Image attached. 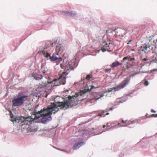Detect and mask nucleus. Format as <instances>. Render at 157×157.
<instances>
[{
    "label": "nucleus",
    "mask_w": 157,
    "mask_h": 157,
    "mask_svg": "<svg viewBox=\"0 0 157 157\" xmlns=\"http://www.w3.org/2000/svg\"><path fill=\"white\" fill-rule=\"evenodd\" d=\"M56 149H57L59 150H60V151H63V150H61V149H58V148H55Z\"/></svg>",
    "instance_id": "obj_35"
},
{
    "label": "nucleus",
    "mask_w": 157,
    "mask_h": 157,
    "mask_svg": "<svg viewBox=\"0 0 157 157\" xmlns=\"http://www.w3.org/2000/svg\"><path fill=\"white\" fill-rule=\"evenodd\" d=\"M108 124H109V123H107V127H108L109 126V125H108Z\"/></svg>",
    "instance_id": "obj_41"
},
{
    "label": "nucleus",
    "mask_w": 157,
    "mask_h": 157,
    "mask_svg": "<svg viewBox=\"0 0 157 157\" xmlns=\"http://www.w3.org/2000/svg\"><path fill=\"white\" fill-rule=\"evenodd\" d=\"M62 59V58H59V60H60Z\"/></svg>",
    "instance_id": "obj_36"
},
{
    "label": "nucleus",
    "mask_w": 157,
    "mask_h": 157,
    "mask_svg": "<svg viewBox=\"0 0 157 157\" xmlns=\"http://www.w3.org/2000/svg\"><path fill=\"white\" fill-rule=\"evenodd\" d=\"M120 123H118V124H117V125H120Z\"/></svg>",
    "instance_id": "obj_43"
},
{
    "label": "nucleus",
    "mask_w": 157,
    "mask_h": 157,
    "mask_svg": "<svg viewBox=\"0 0 157 157\" xmlns=\"http://www.w3.org/2000/svg\"><path fill=\"white\" fill-rule=\"evenodd\" d=\"M94 88H95L96 87H95L94 85H92L91 86V87L90 88L89 87H88L87 89H85L84 90H80V91H79V95H82L83 94H85L86 92L90 91L92 89Z\"/></svg>",
    "instance_id": "obj_9"
},
{
    "label": "nucleus",
    "mask_w": 157,
    "mask_h": 157,
    "mask_svg": "<svg viewBox=\"0 0 157 157\" xmlns=\"http://www.w3.org/2000/svg\"><path fill=\"white\" fill-rule=\"evenodd\" d=\"M142 60L143 62H144L145 61H147L148 60V59H147L146 58H144V59H142Z\"/></svg>",
    "instance_id": "obj_27"
},
{
    "label": "nucleus",
    "mask_w": 157,
    "mask_h": 157,
    "mask_svg": "<svg viewBox=\"0 0 157 157\" xmlns=\"http://www.w3.org/2000/svg\"><path fill=\"white\" fill-rule=\"evenodd\" d=\"M63 13L68 16H73L76 14V12L73 10H63Z\"/></svg>",
    "instance_id": "obj_7"
},
{
    "label": "nucleus",
    "mask_w": 157,
    "mask_h": 157,
    "mask_svg": "<svg viewBox=\"0 0 157 157\" xmlns=\"http://www.w3.org/2000/svg\"><path fill=\"white\" fill-rule=\"evenodd\" d=\"M91 76L89 75H88L86 76V78L87 79L89 80L91 78Z\"/></svg>",
    "instance_id": "obj_24"
},
{
    "label": "nucleus",
    "mask_w": 157,
    "mask_h": 157,
    "mask_svg": "<svg viewBox=\"0 0 157 157\" xmlns=\"http://www.w3.org/2000/svg\"><path fill=\"white\" fill-rule=\"evenodd\" d=\"M145 85L146 86H147L149 84L148 82L147 81H145L144 82Z\"/></svg>",
    "instance_id": "obj_26"
},
{
    "label": "nucleus",
    "mask_w": 157,
    "mask_h": 157,
    "mask_svg": "<svg viewBox=\"0 0 157 157\" xmlns=\"http://www.w3.org/2000/svg\"><path fill=\"white\" fill-rule=\"evenodd\" d=\"M63 50V46L62 45L57 44L56 46V54L58 55L59 52H62Z\"/></svg>",
    "instance_id": "obj_8"
},
{
    "label": "nucleus",
    "mask_w": 157,
    "mask_h": 157,
    "mask_svg": "<svg viewBox=\"0 0 157 157\" xmlns=\"http://www.w3.org/2000/svg\"><path fill=\"white\" fill-rule=\"evenodd\" d=\"M111 70V69H106V72H108L109 71H110Z\"/></svg>",
    "instance_id": "obj_29"
},
{
    "label": "nucleus",
    "mask_w": 157,
    "mask_h": 157,
    "mask_svg": "<svg viewBox=\"0 0 157 157\" xmlns=\"http://www.w3.org/2000/svg\"><path fill=\"white\" fill-rule=\"evenodd\" d=\"M46 48H43L40 51L38 52V53L43 54L45 57L47 58L49 57L50 59L52 61L56 60L58 59L54 56V54H53L52 56H50L49 54L45 50Z\"/></svg>",
    "instance_id": "obj_6"
},
{
    "label": "nucleus",
    "mask_w": 157,
    "mask_h": 157,
    "mask_svg": "<svg viewBox=\"0 0 157 157\" xmlns=\"http://www.w3.org/2000/svg\"><path fill=\"white\" fill-rule=\"evenodd\" d=\"M151 116L154 117H157V114H153Z\"/></svg>",
    "instance_id": "obj_28"
},
{
    "label": "nucleus",
    "mask_w": 157,
    "mask_h": 157,
    "mask_svg": "<svg viewBox=\"0 0 157 157\" xmlns=\"http://www.w3.org/2000/svg\"><path fill=\"white\" fill-rule=\"evenodd\" d=\"M116 126H116V125H115V126H113V128H116Z\"/></svg>",
    "instance_id": "obj_40"
},
{
    "label": "nucleus",
    "mask_w": 157,
    "mask_h": 157,
    "mask_svg": "<svg viewBox=\"0 0 157 157\" xmlns=\"http://www.w3.org/2000/svg\"><path fill=\"white\" fill-rule=\"evenodd\" d=\"M43 72V73H44L45 72Z\"/></svg>",
    "instance_id": "obj_45"
},
{
    "label": "nucleus",
    "mask_w": 157,
    "mask_h": 157,
    "mask_svg": "<svg viewBox=\"0 0 157 157\" xmlns=\"http://www.w3.org/2000/svg\"><path fill=\"white\" fill-rule=\"evenodd\" d=\"M85 144V142L84 141H79V147Z\"/></svg>",
    "instance_id": "obj_22"
},
{
    "label": "nucleus",
    "mask_w": 157,
    "mask_h": 157,
    "mask_svg": "<svg viewBox=\"0 0 157 157\" xmlns=\"http://www.w3.org/2000/svg\"><path fill=\"white\" fill-rule=\"evenodd\" d=\"M151 112H153V113H155L156 112V111L155 110H154L153 109H151Z\"/></svg>",
    "instance_id": "obj_30"
},
{
    "label": "nucleus",
    "mask_w": 157,
    "mask_h": 157,
    "mask_svg": "<svg viewBox=\"0 0 157 157\" xmlns=\"http://www.w3.org/2000/svg\"><path fill=\"white\" fill-rule=\"evenodd\" d=\"M128 59H129V56H127V57H124L123 58L121 62L123 63V62H125V63H126L127 64V63L128 61H129Z\"/></svg>",
    "instance_id": "obj_16"
},
{
    "label": "nucleus",
    "mask_w": 157,
    "mask_h": 157,
    "mask_svg": "<svg viewBox=\"0 0 157 157\" xmlns=\"http://www.w3.org/2000/svg\"><path fill=\"white\" fill-rule=\"evenodd\" d=\"M78 146V142H77L75 144H74L73 146V149L74 150L77 149Z\"/></svg>",
    "instance_id": "obj_19"
},
{
    "label": "nucleus",
    "mask_w": 157,
    "mask_h": 157,
    "mask_svg": "<svg viewBox=\"0 0 157 157\" xmlns=\"http://www.w3.org/2000/svg\"><path fill=\"white\" fill-rule=\"evenodd\" d=\"M66 73L63 72V74L60 76L59 78H58V80H60L61 82V81L62 80H64V79H65V78H66Z\"/></svg>",
    "instance_id": "obj_13"
},
{
    "label": "nucleus",
    "mask_w": 157,
    "mask_h": 157,
    "mask_svg": "<svg viewBox=\"0 0 157 157\" xmlns=\"http://www.w3.org/2000/svg\"><path fill=\"white\" fill-rule=\"evenodd\" d=\"M81 133L82 134V136L83 137V138L82 139L83 140H86V139L89 136V135L90 134L89 132L87 130H84L81 132Z\"/></svg>",
    "instance_id": "obj_11"
},
{
    "label": "nucleus",
    "mask_w": 157,
    "mask_h": 157,
    "mask_svg": "<svg viewBox=\"0 0 157 157\" xmlns=\"http://www.w3.org/2000/svg\"><path fill=\"white\" fill-rule=\"evenodd\" d=\"M74 63L72 62H67V64L66 65L65 67V70L67 71L69 70H74V68L73 67V65Z\"/></svg>",
    "instance_id": "obj_10"
},
{
    "label": "nucleus",
    "mask_w": 157,
    "mask_h": 157,
    "mask_svg": "<svg viewBox=\"0 0 157 157\" xmlns=\"http://www.w3.org/2000/svg\"><path fill=\"white\" fill-rule=\"evenodd\" d=\"M123 64V63H120L118 61H115L111 65V67H115L117 66Z\"/></svg>",
    "instance_id": "obj_12"
},
{
    "label": "nucleus",
    "mask_w": 157,
    "mask_h": 157,
    "mask_svg": "<svg viewBox=\"0 0 157 157\" xmlns=\"http://www.w3.org/2000/svg\"><path fill=\"white\" fill-rule=\"evenodd\" d=\"M139 72H137L131 75L129 77L125 79L119 85L117 86L114 87H113L108 89V90L105 92V93H109L112 91L115 92L118 91L121 89L124 88L126 85L129 83L130 78L134 77L135 75L139 74Z\"/></svg>",
    "instance_id": "obj_2"
},
{
    "label": "nucleus",
    "mask_w": 157,
    "mask_h": 157,
    "mask_svg": "<svg viewBox=\"0 0 157 157\" xmlns=\"http://www.w3.org/2000/svg\"><path fill=\"white\" fill-rule=\"evenodd\" d=\"M78 93H76L75 95L69 97L67 99L61 101V99L63 98L59 96L56 97L54 101L55 103L59 104L58 105L55 103H53L51 105L48 106L47 108H44L40 111L37 112L35 110L34 114H32L30 117H17L15 121L18 123L21 122L20 125L23 128H27L29 125L31 124L32 121L36 119L40 118L43 123L50 121L51 120V115L53 113H55L59 109L58 107L61 109H66L69 107H72L78 104Z\"/></svg>",
    "instance_id": "obj_1"
},
{
    "label": "nucleus",
    "mask_w": 157,
    "mask_h": 157,
    "mask_svg": "<svg viewBox=\"0 0 157 157\" xmlns=\"http://www.w3.org/2000/svg\"><path fill=\"white\" fill-rule=\"evenodd\" d=\"M109 111L108 109H106V110H104L103 112H102V113H101L100 114H99L98 115V116H100L101 117H104L105 116V115L104 116L103 115H104V113H105L107 111Z\"/></svg>",
    "instance_id": "obj_18"
},
{
    "label": "nucleus",
    "mask_w": 157,
    "mask_h": 157,
    "mask_svg": "<svg viewBox=\"0 0 157 157\" xmlns=\"http://www.w3.org/2000/svg\"><path fill=\"white\" fill-rule=\"evenodd\" d=\"M61 83H62L63 85H64L65 84V83L64 82H61Z\"/></svg>",
    "instance_id": "obj_32"
},
{
    "label": "nucleus",
    "mask_w": 157,
    "mask_h": 157,
    "mask_svg": "<svg viewBox=\"0 0 157 157\" xmlns=\"http://www.w3.org/2000/svg\"><path fill=\"white\" fill-rule=\"evenodd\" d=\"M122 122H123V123H126V125H122L121 126H122V127H125V126H127L128 125H130V124H132L134 123V122L133 121H128V122H127V121H124L123 120H122Z\"/></svg>",
    "instance_id": "obj_15"
},
{
    "label": "nucleus",
    "mask_w": 157,
    "mask_h": 157,
    "mask_svg": "<svg viewBox=\"0 0 157 157\" xmlns=\"http://www.w3.org/2000/svg\"><path fill=\"white\" fill-rule=\"evenodd\" d=\"M119 32L121 33H123V34H120L119 36H123V34H124V33H123V32H124V30L123 29H119Z\"/></svg>",
    "instance_id": "obj_21"
},
{
    "label": "nucleus",
    "mask_w": 157,
    "mask_h": 157,
    "mask_svg": "<svg viewBox=\"0 0 157 157\" xmlns=\"http://www.w3.org/2000/svg\"><path fill=\"white\" fill-rule=\"evenodd\" d=\"M28 96L22 94H19L18 96L12 101L13 106H18L22 105L27 99Z\"/></svg>",
    "instance_id": "obj_3"
},
{
    "label": "nucleus",
    "mask_w": 157,
    "mask_h": 157,
    "mask_svg": "<svg viewBox=\"0 0 157 157\" xmlns=\"http://www.w3.org/2000/svg\"><path fill=\"white\" fill-rule=\"evenodd\" d=\"M97 94L98 95L97 96H99L100 97L99 98H95V99L96 100H98L100 98H101L104 96L103 94H102L100 93H98Z\"/></svg>",
    "instance_id": "obj_20"
},
{
    "label": "nucleus",
    "mask_w": 157,
    "mask_h": 157,
    "mask_svg": "<svg viewBox=\"0 0 157 157\" xmlns=\"http://www.w3.org/2000/svg\"><path fill=\"white\" fill-rule=\"evenodd\" d=\"M117 101H119L120 103H122L123 102L125 101V100H124L123 101L120 100L119 99H117Z\"/></svg>",
    "instance_id": "obj_25"
},
{
    "label": "nucleus",
    "mask_w": 157,
    "mask_h": 157,
    "mask_svg": "<svg viewBox=\"0 0 157 157\" xmlns=\"http://www.w3.org/2000/svg\"><path fill=\"white\" fill-rule=\"evenodd\" d=\"M114 47V45L113 43L104 41L101 44V49L103 52L106 51L110 52L113 50Z\"/></svg>",
    "instance_id": "obj_5"
},
{
    "label": "nucleus",
    "mask_w": 157,
    "mask_h": 157,
    "mask_svg": "<svg viewBox=\"0 0 157 157\" xmlns=\"http://www.w3.org/2000/svg\"><path fill=\"white\" fill-rule=\"evenodd\" d=\"M132 41V40H130L128 41V43H127V44H129L130 43V42Z\"/></svg>",
    "instance_id": "obj_31"
},
{
    "label": "nucleus",
    "mask_w": 157,
    "mask_h": 157,
    "mask_svg": "<svg viewBox=\"0 0 157 157\" xmlns=\"http://www.w3.org/2000/svg\"><path fill=\"white\" fill-rule=\"evenodd\" d=\"M107 32H108V33L109 32H111V31L110 30H107Z\"/></svg>",
    "instance_id": "obj_33"
},
{
    "label": "nucleus",
    "mask_w": 157,
    "mask_h": 157,
    "mask_svg": "<svg viewBox=\"0 0 157 157\" xmlns=\"http://www.w3.org/2000/svg\"><path fill=\"white\" fill-rule=\"evenodd\" d=\"M129 57V59H128L129 61H132L135 60V59L134 58H131L130 56Z\"/></svg>",
    "instance_id": "obj_23"
},
{
    "label": "nucleus",
    "mask_w": 157,
    "mask_h": 157,
    "mask_svg": "<svg viewBox=\"0 0 157 157\" xmlns=\"http://www.w3.org/2000/svg\"><path fill=\"white\" fill-rule=\"evenodd\" d=\"M109 113H107L106 114H107V115H109Z\"/></svg>",
    "instance_id": "obj_42"
},
{
    "label": "nucleus",
    "mask_w": 157,
    "mask_h": 157,
    "mask_svg": "<svg viewBox=\"0 0 157 157\" xmlns=\"http://www.w3.org/2000/svg\"><path fill=\"white\" fill-rule=\"evenodd\" d=\"M34 79L36 80H40L38 87L42 88L46 86L48 84L50 83L53 82L52 81H50L49 78L44 77L42 75H37L34 77Z\"/></svg>",
    "instance_id": "obj_4"
},
{
    "label": "nucleus",
    "mask_w": 157,
    "mask_h": 157,
    "mask_svg": "<svg viewBox=\"0 0 157 157\" xmlns=\"http://www.w3.org/2000/svg\"><path fill=\"white\" fill-rule=\"evenodd\" d=\"M105 126H105V125H104L103 126V128H105Z\"/></svg>",
    "instance_id": "obj_38"
},
{
    "label": "nucleus",
    "mask_w": 157,
    "mask_h": 157,
    "mask_svg": "<svg viewBox=\"0 0 157 157\" xmlns=\"http://www.w3.org/2000/svg\"><path fill=\"white\" fill-rule=\"evenodd\" d=\"M147 48V46L146 44H144L143 46L141 47L140 48V50L143 52H144V53L146 52V51Z\"/></svg>",
    "instance_id": "obj_14"
},
{
    "label": "nucleus",
    "mask_w": 157,
    "mask_h": 157,
    "mask_svg": "<svg viewBox=\"0 0 157 157\" xmlns=\"http://www.w3.org/2000/svg\"><path fill=\"white\" fill-rule=\"evenodd\" d=\"M67 63L65 62L64 60L63 62V63L60 64V67L62 68L63 69L65 68V67H66V65L67 64Z\"/></svg>",
    "instance_id": "obj_17"
},
{
    "label": "nucleus",
    "mask_w": 157,
    "mask_h": 157,
    "mask_svg": "<svg viewBox=\"0 0 157 157\" xmlns=\"http://www.w3.org/2000/svg\"><path fill=\"white\" fill-rule=\"evenodd\" d=\"M68 91V90H65L64 92H66L67 91Z\"/></svg>",
    "instance_id": "obj_39"
},
{
    "label": "nucleus",
    "mask_w": 157,
    "mask_h": 157,
    "mask_svg": "<svg viewBox=\"0 0 157 157\" xmlns=\"http://www.w3.org/2000/svg\"><path fill=\"white\" fill-rule=\"evenodd\" d=\"M110 109V110H112V109L111 108V109Z\"/></svg>",
    "instance_id": "obj_44"
},
{
    "label": "nucleus",
    "mask_w": 157,
    "mask_h": 157,
    "mask_svg": "<svg viewBox=\"0 0 157 157\" xmlns=\"http://www.w3.org/2000/svg\"><path fill=\"white\" fill-rule=\"evenodd\" d=\"M100 51V50L99 49V50H98L96 52H97V53H98Z\"/></svg>",
    "instance_id": "obj_34"
},
{
    "label": "nucleus",
    "mask_w": 157,
    "mask_h": 157,
    "mask_svg": "<svg viewBox=\"0 0 157 157\" xmlns=\"http://www.w3.org/2000/svg\"><path fill=\"white\" fill-rule=\"evenodd\" d=\"M109 129H105V131H108L109 130Z\"/></svg>",
    "instance_id": "obj_37"
}]
</instances>
